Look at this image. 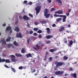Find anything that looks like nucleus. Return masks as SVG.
Returning a JSON list of instances; mask_svg holds the SVG:
<instances>
[{
    "mask_svg": "<svg viewBox=\"0 0 78 78\" xmlns=\"http://www.w3.org/2000/svg\"><path fill=\"white\" fill-rule=\"evenodd\" d=\"M69 71H72V70H73V69L72 67H70L69 69Z\"/></svg>",
    "mask_w": 78,
    "mask_h": 78,
    "instance_id": "nucleus-48",
    "label": "nucleus"
},
{
    "mask_svg": "<svg viewBox=\"0 0 78 78\" xmlns=\"http://www.w3.org/2000/svg\"><path fill=\"white\" fill-rule=\"evenodd\" d=\"M64 30V27H62L59 30V31L61 32Z\"/></svg>",
    "mask_w": 78,
    "mask_h": 78,
    "instance_id": "nucleus-11",
    "label": "nucleus"
},
{
    "mask_svg": "<svg viewBox=\"0 0 78 78\" xmlns=\"http://www.w3.org/2000/svg\"><path fill=\"white\" fill-rule=\"evenodd\" d=\"M54 16L55 17H59V15H57L56 14H55Z\"/></svg>",
    "mask_w": 78,
    "mask_h": 78,
    "instance_id": "nucleus-46",
    "label": "nucleus"
},
{
    "mask_svg": "<svg viewBox=\"0 0 78 78\" xmlns=\"http://www.w3.org/2000/svg\"><path fill=\"white\" fill-rule=\"evenodd\" d=\"M19 18L20 20L22 19V17L21 16H19Z\"/></svg>",
    "mask_w": 78,
    "mask_h": 78,
    "instance_id": "nucleus-57",
    "label": "nucleus"
},
{
    "mask_svg": "<svg viewBox=\"0 0 78 78\" xmlns=\"http://www.w3.org/2000/svg\"><path fill=\"white\" fill-rule=\"evenodd\" d=\"M41 6H37L35 8V10L36 11V15H37L39 13V12H40V11L41 9Z\"/></svg>",
    "mask_w": 78,
    "mask_h": 78,
    "instance_id": "nucleus-2",
    "label": "nucleus"
},
{
    "mask_svg": "<svg viewBox=\"0 0 78 78\" xmlns=\"http://www.w3.org/2000/svg\"><path fill=\"white\" fill-rule=\"evenodd\" d=\"M73 43H74V44H75V43H76V41H75V40H74Z\"/></svg>",
    "mask_w": 78,
    "mask_h": 78,
    "instance_id": "nucleus-63",
    "label": "nucleus"
},
{
    "mask_svg": "<svg viewBox=\"0 0 78 78\" xmlns=\"http://www.w3.org/2000/svg\"><path fill=\"white\" fill-rule=\"evenodd\" d=\"M55 64L56 66V67H61V66H62V65H64L65 64V63L64 62H58V61H55Z\"/></svg>",
    "mask_w": 78,
    "mask_h": 78,
    "instance_id": "nucleus-1",
    "label": "nucleus"
},
{
    "mask_svg": "<svg viewBox=\"0 0 78 78\" xmlns=\"http://www.w3.org/2000/svg\"><path fill=\"white\" fill-rule=\"evenodd\" d=\"M48 13V10L47 9H45L44 10V14Z\"/></svg>",
    "mask_w": 78,
    "mask_h": 78,
    "instance_id": "nucleus-20",
    "label": "nucleus"
},
{
    "mask_svg": "<svg viewBox=\"0 0 78 78\" xmlns=\"http://www.w3.org/2000/svg\"><path fill=\"white\" fill-rule=\"evenodd\" d=\"M49 51L51 52H54L56 51V50H55V49H51Z\"/></svg>",
    "mask_w": 78,
    "mask_h": 78,
    "instance_id": "nucleus-28",
    "label": "nucleus"
},
{
    "mask_svg": "<svg viewBox=\"0 0 78 78\" xmlns=\"http://www.w3.org/2000/svg\"><path fill=\"white\" fill-rule=\"evenodd\" d=\"M46 37L47 39H50V38H51V37H52V36L48 35Z\"/></svg>",
    "mask_w": 78,
    "mask_h": 78,
    "instance_id": "nucleus-15",
    "label": "nucleus"
},
{
    "mask_svg": "<svg viewBox=\"0 0 78 78\" xmlns=\"http://www.w3.org/2000/svg\"><path fill=\"white\" fill-rule=\"evenodd\" d=\"M68 59V57H67V56H65L64 57V58H63L64 61H66V60H67Z\"/></svg>",
    "mask_w": 78,
    "mask_h": 78,
    "instance_id": "nucleus-25",
    "label": "nucleus"
},
{
    "mask_svg": "<svg viewBox=\"0 0 78 78\" xmlns=\"http://www.w3.org/2000/svg\"><path fill=\"white\" fill-rule=\"evenodd\" d=\"M25 49H24V48H23L21 50V53H25Z\"/></svg>",
    "mask_w": 78,
    "mask_h": 78,
    "instance_id": "nucleus-27",
    "label": "nucleus"
},
{
    "mask_svg": "<svg viewBox=\"0 0 78 78\" xmlns=\"http://www.w3.org/2000/svg\"><path fill=\"white\" fill-rule=\"evenodd\" d=\"M11 68L12 69V72H13L14 73H15V72H16V70H15V69L14 68L12 67H11Z\"/></svg>",
    "mask_w": 78,
    "mask_h": 78,
    "instance_id": "nucleus-33",
    "label": "nucleus"
},
{
    "mask_svg": "<svg viewBox=\"0 0 78 78\" xmlns=\"http://www.w3.org/2000/svg\"><path fill=\"white\" fill-rule=\"evenodd\" d=\"M26 56L27 58H30V57H32V55L30 53L26 54Z\"/></svg>",
    "mask_w": 78,
    "mask_h": 78,
    "instance_id": "nucleus-12",
    "label": "nucleus"
},
{
    "mask_svg": "<svg viewBox=\"0 0 78 78\" xmlns=\"http://www.w3.org/2000/svg\"><path fill=\"white\" fill-rule=\"evenodd\" d=\"M5 62L6 63H9L10 62H10V60H9V59H5Z\"/></svg>",
    "mask_w": 78,
    "mask_h": 78,
    "instance_id": "nucleus-23",
    "label": "nucleus"
},
{
    "mask_svg": "<svg viewBox=\"0 0 78 78\" xmlns=\"http://www.w3.org/2000/svg\"><path fill=\"white\" fill-rule=\"evenodd\" d=\"M37 33H42V30H39L38 31H37Z\"/></svg>",
    "mask_w": 78,
    "mask_h": 78,
    "instance_id": "nucleus-35",
    "label": "nucleus"
},
{
    "mask_svg": "<svg viewBox=\"0 0 78 78\" xmlns=\"http://www.w3.org/2000/svg\"><path fill=\"white\" fill-rule=\"evenodd\" d=\"M57 70V68L56 67H55L54 68V70Z\"/></svg>",
    "mask_w": 78,
    "mask_h": 78,
    "instance_id": "nucleus-61",
    "label": "nucleus"
},
{
    "mask_svg": "<svg viewBox=\"0 0 78 78\" xmlns=\"http://www.w3.org/2000/svg\"><path fill=\"white\" fill-rule=\"evenodd\" d=\"M34 24L35 25H37L38 24V22H35Z\"/></svg>",
    "mask_w": 78,
    "mask_h": 78,
    "instance_id": "nucleus-47",
    "label": "nucleus"
},
{
    "mask_svg": "<svg viewBox=\"0 0 78 78\" xmlns=\"http://www.w3.org/2000/svg\"><path fill=\"white\" fill-rule=\"evenodd\" d=\"M15 55L17 57H21V56H22V55L18 53H16Z\"/></svg>",
    "mask_w": 78,
    "mask_h": 78,
    "instance_id": "nucleus-22",
    "label": "nucleus"
},
{
    "mask_svg": "<svg viewBox=\"0 0 78 78\" xmlns=\"http://www.w3.org/2000/svg\"><path fill=\"white\" fill-rule=\"evenodd\" d=\"M13 44L15 46H18L19 45L18 43H17L16 41H14V42H13Z\"/></svg>",
    "mask_w": 78,
    "mask_h": 78,
    "instance_id": "nucleus-26",
    "label": "nucleus"
},
{
    "mask_svg": "<svg viewBox=\"0 0 78 78\" xmlns=\"http://www.w3.org/2000/svg\"><path fill=\"white\" fill-rule=\"evenodd\" d=\"M61 73L60 71H58V72L56 71L55 72V73L57 75H58L60 74V73Z\"/></svg>",
    "mask_w": 78,
    "mask_h": 78,
    "instance_id": "nucleus-21",
    "label": "nucleus"
},
{
    "mask_svg": "<svg viewBox=\"0 0 78 78\" xmlns=\"http://www.w3.org/2000/svg\"><path fill=\"white\" fill-rule=\"evenodd\" d=\"M29 5H32V2H29Z\"/></svg>",
    "mask_w": 78,
    "mask_h": 78,
    "instance_id": "nucleus-56",
    "label": "nucleus"
},
{
    "mask_svg": "<svg viewBox=\"0 0 78 78\" xmlns=\"http://www.w3.org/2000/svg\"><path fill=\"white\" fill-rule=\"evenodd\" d=\"M29 32H28V31L27 30L26 31V34H29Z\"/></svg>",
    "mask_w": 78,
    "mask_h": 78,
    "instance_id": "nucleus-59",
    "label": "nucleus"
},
{
    "mask_svg": "<svg viewBox=\"0 0 78 78\" xmlns=\"http://www.w3.org/2000/svg\"><path fill=\"white\" fill-rule=\"evenodd\" d=\"M46 30H47V33H48V34H49V33H50V28H46Z\"/></svg>",
    "mask_w": 78,
    "mask_h": 78,
    "instance_id": "nucleus-14",
    "label": "nucleus"
},
{
    "mask_svg": "<svg viewBox=\"0 0 78 78\" xmlns=\"http://www.w3.org/2000/svg\"><path fill=\"white\" fill-rule=\"evenodd\" d=\"M27 27H30V24H28L27 25Z\"/></svg>",
    "mask_w": 78,
    "mask_h": 78,
    "instance_id": "nucleus-62",
    "label": "nucleus"
},
{
    "mask_svg": "<svg viewBox=\"0 0 78 78\" xmlns=\"http://www.w3.org/2000/svg\"><path fill=\"white\" fill-rule=\"evenodd\" d=\"M44 16H45L46 18H48V17H49V16H50V14H44Z\"/></svg>",
    "mask_w": 78,
    "mask_h": 78,
    "instance_id": "nucleus-19",
    "label": "nucleus"
},
{
    "mask_svg": "<svg viewBox=\"0 0 78 78\" xmlns=\"http://www.w3.org/2000/svg\"><path fill=\"white\" fill-rule=\"evenodd\" d=\"M72 75L73 76L74 78H76V73H74L73 74H72Z\"/></svg>",
    "mask_w": 78,
    "mask_h": 78,
    "instance_id": "nucleus-29",
    "label": "nucleus"
},
{
    "mask_svg": "<svg viewBox=\"0 0 78 78\" xmlns=\"http://www.w3.org/2000/svg\"><path fill=\"white\" fill-rule=\"evenodd\" d=\"M63 19H66V18H67V16H66V15H63Z\"/></svg>",
    "mask_w": 78,
    "mask_h": 78,
    "instance_id": "nucleus-41",
    "label": "nucleus"
},
{
    "mask_svg": "<svg viewBox=\"0 0 78 78\" xmlns=\"http://www.w3.org/2000/svg\"><path fill=\"white\" fill-rule=\"evenodd\" d=\"M15 24H16V25H17V23H18V21H16V22H15Z\"/></svg>",
    "mask_w": 78,
    "mask_h": 78,
    "instance_id": "nucleus-60",
    "label": "nucleus"
},
{
    "mask_svg": "<svg viewBox=\"0 0 78 78\" xmlns=\"http://www.w3.org/2000/svg\"><path fill=\"white\" fill-rule=\"evenodd\" d=\"M28 3V1H27L25 0L23 2V3L24 4H27Z\"/></svg>",
    "mask_w": 78,
    "mask_h": 78,
    "instance_id": "nucleus-40",
    "label": "nucleus"
},
{
    "mask_svg": "<svg viewBox=\"0 0 78 78\" xmlns=\"http://www.w3.org/2000/svg\"><path fill=\"white\" fill-rule=\"evenodd\" d=\"M51 59H52V57H50L49 58V61H50V62H51V61H52Z\"/></svg>",
    "mask_w": 78,
    "mask_h": 78,
    "instance_id": "nucleus-43",
    "label": "nucleus"
},
{
    "mask_svg": "<svg viewBox=\"0 0 78 78\" xmlns=\"http://www.w3.org/2000/svg\"><path fill=\"white\" fill-rule=\"evenodd\" d=\"M4 66H5V67H6V68H9V67H8V66H7V65H5Z\"/></svg>",
    "mask_w": 78,
    "mask_h": 78,
    "instance_id": "nucleus-55",
    "label": "nucleus"
},
{
    "mask_svg": "<svg viewBox=\"0 0 78 78\" xmlns=\"http://www.w3.org/2000/svg\"><path fill=\"white\" fill-rule=\"evenodd\" d=\"M10 56L11 57V61L12 62H16L17 61L16 59V57L14 55H12Z\"/></svg>",
    "mask_w": 78,
    "mask_h": 78,
    "instance_id": "nucleus-3",
    "label": "nucleus"
},
{
    "mask_svg": "<svg viewBox=\"0 0 78 78\" xmlns=\"http://www.w3.org/2000/svg\"><path fill=\"white\" fill-rule=\"evenodd\" d=\"M55 11V8H52L51 9V11L52 12V11Z\"/></svg>",
    "mask_w": 78,
    "mask_h": 78,
    "instance_id": "nucleus-36",
    "label": "nucleus"
},
{
    "mask_svg": "<svg viewBox=\"0 0 78 78\" xmlns=\"http://www.w3.org/2000/svg\"><path fill=\"white\" fill-rule=\"evenodd\" d=\"M39 29L38 28H34V31H37V30H38V29Z\"/></svg>",
    "mask_w": 78,
    "mask_h": 78,
    "instance_id": "nucleus-37",
    "label": "nucleus"
},
{
    "mask_svg": "<svg viewBox=\"0 0 78 78\" xmlns=\"http://www.w3.org/2000/svg\"><path fill=\"white\" fill-rule=\"evenodd\" d=\"M50 42H51V41H48L46 42V44H50Z\"/></svg>",
    "mask_w": 78,
    "mask_h": 78,
    "instance_id": "nucleus-44",
    "label": "nucleus"
},
{
    "mask_svg": "<svg viewBox=\"0 0 78 78\" xmlns=\"http://www.w3.org/2000/svg\"><path fill=\"white\" fill-rule=\"evenodd\" d=\"M66 19H63V22H66Z\"/></svg>",
    "mask_w": 78,
    "mask_h": 78,
    "instance_id": "nucleus-58",
    "label": "nucleus"
},
{
    "mask_svg": "<svg viewBox=\"0 0 78 78\" xmlns=\"http://www.w3.org/2000/svg\"><path fill=\"white\" fill-rule=\"evenodd\" d=\"M16 37L17 38H22V36L21 33H19V34L17 33L16 34Z\"/></svg>",
    "mask_w": 78,
    "mask_h": 78,
    "instance_id": "nucleus-5",
    "label": "nucleus"
},
{
    "mask_svg": "<svg viewBox=\"0 0 78 78\" xmlns=\"http://www.w3.org/2000/svg\"><path fill=\"white\" fill-rule=\"evenodd\" d=\"M66 15L67 16H69V12L66 13Z\"/></svg>",
    "mask_w": 78,
    "mask_h": 78,
    "instance_id": "nucleus-54",
    "label": "nucleus"
},
{
    "mask_svg": "<svg viewBox=\"0 0 78 78\" xmlns=\"http://www.w3.org/2000/svg\"><path fill=\"white\" fill-rule=\"evenodd\" d=\"M36 47H36H34V48L36 51H37V50L39 49L40 47H39V46L38 44H37L36 45Z\"/></svg>",
    "mask_w": 78,
    "mask_h": 78,
    "instance_id": "nucleus-10",
    "label": "nucleus"
},
{
    "mask_svg": "<svg viewBox=\"0 0 78 78\" xmlns=\"http://www.w3.org/2000/svg\"><path fill=\"white\" fill-rule=\"evenodd\" d=\"M1 42H2L3 45H6V41L5 40V39H2L1 41H0V43H1Z\"/></svg>",
    "mask_w": 78,
    "mask_h": 78,
    "instance_id": "nucleus-8",
    "label": "nucleus"
},
{
    "mask_svg": "<svg viewBox=\"0 0 78 78\" xmlns=\"http://www.w3.org/2000/svg\"><path fill=\"white\" fill-rule=\"evenodd\" d=\"M38 38L39 39H41L42 38V35L40 34L38 35Z\"/></svg>",
    "mask_w": 78,
    "mask_h": 78,
    "instance_id": "nucleus-42",
    "label": "nucleus"
},
{
    "mask_svg": "<svg viewBox=\"0 0 78 78\" xmlns=\"http://www.w3.org/2000/svg\"><path fill=\"white\" fill-rule=\"evenodd\" d=\"M23 19L24 20H30V18L28 17L26 15H25L23 16Z\"/></svg>",
    "mask_w": 78,
    "mask_h": 78,
    "instance_id": "nucleus-6",
    "label": "nucleus"
},
{
    "mask_svg": "<svg viewBox=\"0 0 78 78\" xmlns=\"http://www.w3.org/2000/svg\"><path fill=\"white\" fill-rule=\"evenodd\" d=\"M15 31H20V29H19V28L17 27H16L15 29Z\"/></svg>",
    "mask_w": 78,
    "mask_h": 78,
    "instance_id": "nucleus-24",
    "label": "nucleus"
},
{
    "mask_svg": "<svg viewBox=\"0 0 78 78\" xmlns=\"http://www.w3.org/2000/svg\"><path fill=\"white\" fill-rule=\"evenodd\" d=\"M73 42L72 40H70L69 41V44H68L69 47H71L72 45H73Z\"/></svg>",
    "mask_w": 78,
    "mask_h": 78,
    "instance_id": "nucleus-9",
    "label": "nucleus"
},
{
    "mask_svg": "<svg viewBox=\"0 0 78 78\" xmlns=\"http://www.w3.org/2000/svg\"><path fill=\"white\" fill-rule=\"evenodd\" d=\"M55 14H61L63 13V11L62 10H60L55 12Z\"/></svg>",
    "mask_w": 78,
    "mask_h": 78,
    "instance_id": "nucleus-7",
    "label": "nucleus"
},
{
    "mask_svg": "<svg viewBox=\"0 0 78 78\" xmlns=\"http://www.w3.org/2000/svg\"><path fill=\"white\" fill-rule=\"evenodd\" d=\"M62 20V18H59L56 20L57 22H59V21H61V20Z\"/></svg>",
    "mask_w": 78,
    "mask_h": 78,
    "instance_id": "nucleus-32",
    "label": "nucleus"
},
{
    "mask_svg": "<svg viewBox=\"0 0 78 78\" xmlns=\"http://www.w3.org/2000/svg\"><path fill=\"white\" fill-rule=\"evenodd\" d=\"M5 62V59L4 58L2 59V58H0V62Z\"/></svg>",
    "mask_w": 78,
    "mask_h": 78,
    "instance_id": "nucleus-18",
    "label": "nucleus"
},
{
    "mask_svg": "<svg viewBox=\"0 0 78 78\" xmlns=\"http://www.w3.org/2000/svg\"><path fill=\"white\" fill-rule=\"evenodd\" d=\"M52 27H55L56 26V24H53V25H52Z\"/></svg>",
    "mask_w": 78,
    "mask_h": 78,
    "instance_id": "nucleus-53",
    "label": "nucleus"
},
{
    "mask_svg": "<svg viewBox=\"0 0 78 78\" xmlns=\"http://www.w3.org/2000/svg\"><path fill=\"white\" fill-rule=\"evenodd\" d=\"M11 29V27L10 26H8L6 28V31H9Z\"/></svg>",
    "mask_w": 78,
    "mask_h": 78,
    "instance_id": "nucleus-17",
    "label": "nucleus"
},
{
    "mask_svg": "<svg viewBox=\"0 0 78 78\" xmlns=\"http://www.w3.org/2000/svg\"><path fill=\"white\" fill-rule=\"evenodd\" d=\"M33 31L31 30L29 32V34H33Z\"/></svg>",
    "mask_w": 78,
    "mask_h": 78,
    "instance_id": "nucleus-45",
    "label": "nucleus"
},
{
    "mask_svg": "<svg viewBox=\"0 0 78 78\" xmlns=\"http://www.w3.org/2000/svg\"><path fill=\"white\" fill-rule=\"evenodd\" d=\"M39 45H41V46H43L44 45V44L42 43V41H39Z\"/></svg>",
    "mask_w": 78,
    "mask_h": 78,
    "instance_id": "nucleus-30",
    "label": "nucleus"
},
{
    "mask_svg": "<svg viewBox=\"0 0 78 78\" xmlns=\"http://www.w3.org/2000/svg\"><path fill=\"white\" fill-rule=\"evenodd\" d=\"M35 39V37H31L30 38H29L27 39V44L30 43V41H31L33 39Z\"/></svg>",
    "mask_w": 78,
    "mask_h": 78,
    "instance_id": "nucleus-4",
    "label": "nucleus"
},
{
    "mask_svg": "<svg viewBox=\"0 0 78 78\" xmlns=\"http://www.w3.org/2000/svg\"><path fill=\"white\" fill-rule=\"evenodd\" d=\"M68 27H69V28H70V25L69 24V25H68Z\"/></svg>",
    "mask_w": 78,
    "mask_h": 78,
    "instance_id": "nucleus-64",
    "label": "nucleus"
},
{
    "mask_svg": "<svg viewBox=\"0 0 78 78\" xmlns=\"http://www.w3.org/2000/svg\"><path fill=\"white\" fill-rule=\"evenodd\" d=\"M37 34L36 33H34V36H37Z\"/></svg>",
    "mask_w": 78,
    "mask_h": 78,
    "instance_id": "nucleus-49",
    "label": "nucleus"
},
{
    "mask_svg": "<svg viewBox=\"0 0 78 78\" xmlns=\"http://www.w3.org/2000/svg\"><path fill=\"white\" fill-rule=\"evenodd\" d=\"M11 44H7V47L8 48H10V47H11Z\"/></svg>",
    "mask_w": 78,
    "mask_h": 78,
    "instance_id": "nucleus-34",
    "label": "nucleus"
},
{
    "mask_svg": "<svg viewBox=\"0 0 78 78\" xmlns=\"http://www.w3.org/2000/svg\"><path fill=\"white\" fill-rule=\"evenodd\" d=\"M71 11H72V9H68V12H71Z\"/></svg>",
    "mask_w": 78,
    "mask_h": 78,
    "instance_id": "nucleus-50",
    "label": "nucleus"
},
{
    "mask_svg": "<svg viewBox=\"0 0 78 78\" xmlns=\"http://www.w3.org/2000/svg\"><path fill=\"white\" fill-rule=\"evenodd\" d=\"M11 39V37L9 36L8 38L6 40V42H9L10 41Z\"/></svg>",
    "mask_w": 78,
    "mask_h": 78,
    "instance_id": "nucleus-16",
    "label": "nucleus"
},
{
    "mask_svg": "<svg viewBox=\"0 0 78 78\" xmlns=\"http://www.w3.org/2000/svg\"><path fill=\"white\" fill-rule=\"evenodd\" d=\"M64 16V15H59L58 16V17H63V16Z\"/></svg>",
    "mask_w": 78,
    "mask_h": 78,
    "instance_id": "nucleus-51",
    "label": "nucleus"
},
{
    "mask_svg": "<svg viewBox=\"0 0 78 78\" xmlns=\"http://www.w3.org/2000/svg\"><path fill=\"white\" fill-rule=\"evenodd\" d=\"M29 16H30V17H32V18H33V16L32 14L30 13H29Z\"/></svg>",
    "mask_w": 78,
    "mask_h": 78,
    "instance_id": "nucleus-39",
    "label": "nucleus"
},
{
    "mask_svg": "<svg viewBox=\"0 0 78 78\" xmlns=\"http://www.w3.org/2000/svg\"><path fill=\"white\" fill-rule=\"evenodd\" d=\"M19 69H20V70H22L23 69V67L22 66H20L19 67Z\"/></svg>",
    "mask_w": 78,
    "mask_h": 78,
    "instance_id": "nucleus-38",
    "label": "nucleus"
},
{
    "mask_svg": "<svg viewBox=\"0 0 78 78\" xmlns=\"http://www.w3.org/2000/svg\"><path fill=\"white\" fill-rule=\"evenodd\" d=\"M40 22L41 23L45 24V23H46L47 22L45 20H43L41 21Z\"/></svg>",
    "mask_w": 78,
    "mask_h": 78,
    "instance_id": "nucleus-13",
    "label": "nucleus"
},
{
    "mask_svg": "<svg viewBox=\"0 0 78 78\" xmlns=\"http://www.w3.org/2000/svg\"><path fill=\"white\" fill-rule=\"evenodd\" d=\"M55 1H56V2H58L59 3H60V4H62V1L61 0H55Z\"/></svg>",
    "mask_w": 78,
    "mask_h": 78,
    "instance_id": "nucleus-31",
    "label": "nucleus"
},
{
    "mask_svg": "<svg viewBox=\"0 0 78 78\" xmlns=\"http://www.w3.org/2000/svg\"><path fill=\"white\" fill-rule=\"evenodd\" d=\"M47 2H48V3H51V0H48Z\"/></svg>",
    "mask_w": 78,
    "mask_h": 78,
    "instance_id": "nucleus-52",
    "label": "nucleus"
}]
</instances>
